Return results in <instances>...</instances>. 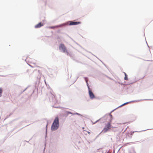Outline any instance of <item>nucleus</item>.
I'll return each instance as SVG.
<instances>
[{
  "mask_svg": "<svg viewBox=\"0 0 153 153\" xmlns=\"http://www.w3.org/2000/svg\"><path fill=\"white\" fill-rule=\"evenodd\" d=\"M125 75V77H124V79L126 80H127L128 79V78L127 76V74H126L125 73H124Z\"/></svg>",
  "mask_w": 153,
  "mask_h": 153,
  "instance_id": "nucleus-9",
  "label": "nucleus"
},
{
  "mask_svg": "<svg viewBox=\"0 0 153 153\" xmlns=\"http://www.w3.org/2000/svg\"><path fill=\"white\" fill-rule=\"evenodd\" d=\"M63 25H59L57 26H52L50 27V28H52V29H54L55 28H57L59 27H60L62 26Z\"/></svg>",
  "mask_w": 153,
  "mask_h": 153,
  "instance_id": "nucleus-7",
  "label": "nucleus"
},
{
  "mask_svg": "<svg viewBox=\"0 0 153 153\" xmlns=\"http://www.w3.org/2000/svg\"><path fill=\"white\" fill-rule=\"evenodd\" d=\"M59 49L60 50H62L63 53H65L67 55H70L66 47L63 44H61L59 45Z\"/></svg>",
  "mask_w": 153,
  "mask_h": 153,
  "instance_id": "nucleus-2",
  "label": "nucleus"
},
{
  "mask_svg": "<svg viewBox=\"0 0 153 153\" xmlns=\"http://www.w3.org/2000/svg\"><path fill=\"white\" fill-rule=\"evenodd\" d=\"M31 71L30 69H28L26 71L25 73L26 74H29L30 73Z\"/></svg>",
  "mask_w": 153,
  "mask_h": 153,
  "instance_id": "nucleus-8",
  "label": "nucleus"
},
{
  "mask_svg": "<svg viewBox=\"0 0 153 153\" xmlns=\"http://www.w3.org/2000/svg\"><path fill=\"white\" fill-rule=\"evenodd\" d=\"M80 24V22H71L69 24V25H78Z\"/></svg>",
  "mask_w": 153,
  "mask_h": 153,
  "instance_id": "nucleus-5",
  "label": "nucleus"
},
{
  "mask_svg": "<svg viewBox=\"0 0 153 153\" xmlns=\"http://www.w3.org/2000/svg\"><path fill=\"white\" fill-rule=\"evenodd\" d=\"M43 24H42L41 22H40L36 25L35 26V27L36 28H38L41 27V26H43Z\"/></svg>",
  "mask_w": 153,
  "mask_h": 153,
  "instance_id": "nucleus-6",
  "label": "nucleus"
},
{
  "mask_svg": "<svg viewBox=\"0 0 153 153\" xmlns=\"http://www.w3.org/2000/svg\"><path fill=\"white\" fill-rule=\"evenodd\" d=\"M88 93L91 99H93L95 98V96L92 92V91L89 88V87L88 86Z\"/></svg>",
  "mask_w": 153,
  "mask_h": 153,
  "instance_id": "nucleus-4",
  "label": "nucleus"
},
{
  "mask_svg": "<svg viewBox=\"0 0 153 153\" xmlns=\"http://www.w3.org/2000/svg\"><path fill=\"white\" fill-rule=\"evenodd\" d=\"M3 92V90L2 88H0V97L1 96Z\"/></svg>",
  "mask_w": 153,
  "mask_h": 153,
  "instance_id": "nucleus-10",
  "label": "nucleus"
},
{
  "mask_svg": "<svg viewBox=\"0 0 153 153\" xmlns=\"http://www.w3.org/2000/svg\"><path fill=\"white\" fill-rule=\"evenodd\" d=\"M59 119L57 117H56L51 127L52 131H54L57 129L59 127Z\"/></svg>",
  "mask_w": 153,
  "mask_h": 153,
  "instance_id": "nucleus-1",
  "label": "nucleus"
},
{
  "mask_svg": "<svg viewBox=\"0 0 153 153\" xmlns=\"http://www.w3.org/2000/svg\"><path fill=\"white\" fill-rule=\"evenodd\" d=\"M111 122H108L105 124V126L104 129L102 131V132L105 133L109 130L111 128H112V126L111 125Z\"/></svg>",
  "mask_w": 153,
  "mask_h": 153,
  "instance_id": "nucleus-3",
  "label": "nucleus"
}]
</instances>
